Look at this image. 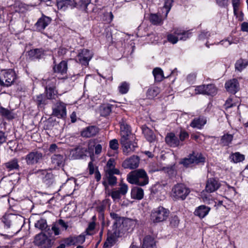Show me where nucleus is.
I'll list each match as a JSON object with an SVG mask.
<instances>
[{
    "mask_svg": "<svg viewBox=\"0 0 248 248\" xmlns=\"http://www.w3.org/2000/svg\"><path fill=\"white\" fill-rule=\"evenodd\" d=\"M220 186V184L215 178H210L206 182L205 190L208 193H212L217 190Z\"/></svg>",
    "mask_w": 248,
    "mask_h": 248,
    "instance_id": "15",
    "label": "nucleus"
},
{
    "mask_svg": "<svg viewBox=\"0 0 248 248\" xmlns=\"http://www.w3.org/2000/svg\"><path fill=\"white\" fill-rule=\"evenodd\" d=\"M135 137L133 136L132 138L131 137L127 138L121 139L120 143L123 148L124 154L128 155L133 152L138 148V144L135 141Z\"/></svg>",
    "mask_w": 248,
    "mask_h": 248,
    "instance_id": "5",
    "label": "nucleus"
},
{
    "mask_svg": "<svg viewBox=\"0 0 248 248\" xmlns=\"http://www.w3.org/2000/svg\"><path fill=\"white\" fill-rule=\"evenodd\" d=\"M196 93L205 94V85H202L197 86L195 89Z\"/></svg>",
    "mask_w": 248,
    "mask_h": 248,
    "instance_id": "57",
    "label": "nucleus"
},
{
    "mask_svg": "<svg viewBox=\"0 0 248 248\" xmlns=\"http://www.w3.org/2000/svg\"><path fill=\"white\" fill-rule=\"evenodd\" d=\"M53 114L58 118H64L66 115V104L61 101H58L53 108Z\"/></svg>",
    "mask_w": 248,
    "mask_h": 248,
    "instance_id": "11",
    "label": "nucleus"
},
{
    "mask_svg": "<svg viewBox=\"0 0 248 248\" xmlns=\"http://www.w3.org/2000/svg\"><path fill=\"white\" fill-rule=\"evenodd\" d=\"M120 170L118 169H114L113 170H106L105 177L104 179L105 180L103 182V185L106 187L108 185L110 186H114L117 184V179L115 174H119Z\"/></svg>",
    "mask_w": 248,
    "mask_h": 248,
    "instance_id": "9",
    "label": "nucleus"
},
{
    "mask_svg": "<svg viewBox=\"0 0 248 248\" xmlns=\"http://www.w3.org/2000/svg\"><path fill=\"white\" fill-rule=\"evenodd\" d=\"M75 152L76 154V158H81L84 156L86 155V154L87 152V150L85 148L78 147L76 148Z\"/></svg>",
    "mask_w": 248,
    "mask_h": 248,
    "instance_id": "43",
    "label": "nucleus"
},
{
    "mask_svg": "<svg viewBox=\"0 0 248 248\" xmlns=\"http://www.w3.org/2000/svg\"><path fill=\"white\" fill-rule=\"evenodd\" d=\"M56 79L55 78L45 80V89H55ZM45 84V83H44Z\"/></svg>",
    "mask_w": 248,
    "mask_h": 248,
    "instance_id": "46",
    "label": "nucleus"
},
{
    "mask_svg": "<svg viewBox=\"0 0 248 248\" xmlns=\"http://www.w3.org/2000/svg\"><path fill=\"white\" fill-rule=\"evenodd\" d=\"M248 65V62L246 60L240 59L237 60L235 64V69L239 72H241Z\"/></svg>",
    "mask_w": 248,
    "mask_h": 248,
    "instance_id": "38",
    "label": "nucleus"
},
{
    "mask_svg": "<svg viewBox=\"0 0 248 248\" xmlns=\"http://www.w3.org/2000/svg\"><path fill=\"white\" fill-rule=\"evenodd\" d=\"M67 68V62L65 61H62L59 64H55L53 66L54 71L62 75L66 73Z\"/></svg>",
    "mask_w": 248,
    "mask_h": 248,
    "instance_id": "24",
    "label": "nucleus"
},
{
    "mask_svg": "<svg viewBox=\"0 0 248 248\" xmlns=\"http://www.w3.org/2000/svg\"><path fill=\"white\" fill-rule=\"evenodd\" d=\"M127 181L140 186H144L149 183V178L146 172L143 169H138L131 171L127 175Z\"/></svg>",
    "mask_w": 248,
    "mask_h": 248,
    "instance_id": "2",
    "label": "nucleus"
},
{
    "mask_svg": "<svg viewBox=\"0 0 248 248\" xmlns=\"http://www.w3.org/2000/svg\"><path fill=\"white\" fill-rule=\"evenodd\" d=\"M233 136L228 133L224 134L221 138L220 144L223 146H229L233 140Z\"/></svg>",
    "mask_w": 248,
    "mask_h": 248,
    "instance_id": "33",
    "label": "nucleus"
},
{
    "mask_svg": "<svg viewBox=\"0 0 248 248\" xmlns=\"http://www.w3.org/2000/svg\"><path fill=\"white\" fill-rule=\"evenodd\" d=\"M98 132V129L94 126H89L81 132L83 137L89 138L95 136Z\"/></svg>",
    "mask_w": 248,
    "mask_h": 248,
    "instance_id": "27",
    "label": "nucleus"
},
{
    "mask_svg": "<svg viewBox=\"0 0 248 248\" xmlns=\"http://www.w3.org/2000/svg\"><path fill=\"white\" fill-rule=\"evenodd\" d=\"M206 118L203 116H200L194 119L191 122L190 125L193 128L201 129L206 124Z\"/></svg>",
    "mask_w": 248,
    "mask_h": 248,
    "instance_id": "19",
    "label": "nucleus"
},
{
    "mask_svg": "<svg viewBox=\"0 0 248 248\" xmlns=\"http://www.w3.org/2000/svg\"><path fill=\"white\" fill-rule=\"evenodd\" d=\"M46 241V236L42 233L36 235L34 238V243L37 246L43 245Z\"/></svg>",
    "mask_w": 248,
    "mask_h": 248,
    "instance_id": "41",
    "label": "nucleus"
},
{
    "mask_svg": "<svg viewBox=\"0 0 248 248\" xmlns=\"http://www.w3.org/2000/svg\"><path fill=\"white\" fill-rule=\"evenodd\" d=\"M230 157L234 163L241 162L245 159V156L243 155L240 154L239 152L233 154L231 155Z\"/></svg>",
    "mask_w": 248,
    "mask_h": 248,
    "instance_id": "44",
    "label": "nucleus"
},
{
    "mask_svg": "<svg viewBox=\"0 0 248 248\" xmlns=\"http://www.w3.org/2000/svg\"><path fill=\"white\" fill-rule=\"evenodd\" d=\"M160 89L156 86L151 87L148 89L146 95L149 99H152L156 97L160 93Z\"/></svg>",
    "mask_w": 248,
    "mask_h": 248,
    "instance_id": "36",
    "label": "nucleus"
},
{
    "mask_svg": "<svg viewBox=\"0 0 248 248\" xmlns=\"http://www.w3.org/2000/svg\"><path fill=\"white\" fill-rule=\"evenodd\" d=\"M34 101L38 107H42L47 104L48 99L46 95L40 94L36 96L34 98Z\"/></svg>",
    "mask_w": 248,
    "mask_h": 248,
    "instance_id": "32",
    "label": "nucleus"
},
{
    "mask_svg": "<svg viewBox=\"0 0 248 248\" xmlns=\"http://www.w3.org/2000/svg\"><path fill=\"white\" fill-rule=\"evenodd\" d=\"M129 89V84L126 82H122L119 86V92L122 94L127 93Z\"/></svg>",
    "mask_w": 248,
    "mask_h": 248,
    "instance_id": "48",
    "label": "nucleus"
},
{
    "mask_svg": "<svg viewBox=\"0 0 248 248\" xmlns=\"http://www.w3.org/2000/svg\"><path fill=\"white\" fill-rule=\"evenodd\" d=\"M217 5L221 7H225L228 4V0H216Z\"/></svg>",
    "mask_w": 248,
    "mask_h": 248,
    "instance_id": "63",
    "label": "nucleus"
},
{
    "mask_svg": "<svg viewBox=\"0 0 248 248\" xmlns=\"http://www.w3.org/2000/svg\"><path fill=\"white\" fill-rule=\"evenodd\" d=\"M205 161V157L200 153L193 152L189 154L187 157L183 158L181 161V164L187 168L192 164H199L204 163Z\"/></svg>",
    "mask_w": 248,
    "mask_h": 248,
    "instance_id": "4",
    "label": "nucleus"
},
{
    "mask_svg": "<svg viewBox=\"0 0 248 248\" xmlns=\"http://www.w3.org/2000/svg\"><path fill=\"white\" fill-rule=\"evenodd\" d=\"M236 104L233 102L232 99L231 97L228 98L225 104V106L226 108H228L232 107L234 106H235Z\"/></svg>",
    "mask_w": 248,
    "mask_h": 248,
    "instance_id": "58",
    "label": "nucleus"
},
{
    "mask_svg": "<svg viewBox=\"0 0 248 248\" xmlns=\"http://www.w3.org/2000/svg\"><path fill=\"white\" fill-rule=\"evenodd\" d=\"M169 214L170 211L168 209L162 206H159L152 211L151 218L155 223L161 222L166 220Z\"/></svg>",
    "mask_w": 248,
    "mask_h": 248,
    "instance_id": "6",
    "label": "nucleus"
},
{
    "mask_svg": "<svg viewBox=\"0 0 248 248\" xmlns=\"http://www.w3.org/2000/svg\"><path fill=\"white\" fill-rule=\"evenodd\" d=\"M143 190L139 187H133L131 191V196L132 199L140 200L143 198Z\"/></svg>",
    "mask_w": 248,
    "mask_h": 248,
    "instance_id": "25",
    "label": "nucleus"
},
{
    "mask_svg": "<svg viewBox=\"0 0 248 248\" xmlns=\"http://www.w3.org/2000/svg\"><path fill=\"white\" fill-rule=\"evenodd\" d=\"M141 129L142 133L147 140L150 142H153L155 141L156 136L152 129L145 125L142 126Z\"/></svg>",
    "mask_w": 248,
    "mask_h": 248,
    "instance_id": "18",
    "label": "nucleus"
},
{
    "mask_svg": "<svg viewBox=\"0 0 248 248\" xmlns=\"http://www.w3.org/2000/svg\"><path fill=\"white\" fill-rule=\"evenodd\" d=\"M44 155L41 151L34 150L28 153L25 156V160L27 164L33 165L39 163L43 160Z\"/></svg>",
    "mask_w": 248,
    "mask_h": 248,
    "instance_id": "8",
    "label": "nucleus"
},
{
    "mask_svg": "<svg viewBox=\"0 0 248 248\" xmlns=\"http://www.w3.org/2000/svg\"><path fill=\"white\" fill-rule=\"evenodd\" d=\"M75 2L74 0H57V5L59 9L64 10L68 6L71 8L75 6Z\"/></svg>",
    "mask_w": 248,
    "mask_h": 248,
    "instance_id": "26",
    "label": "nucleus"
},
{
    "mask_svg": "<svg viewBox=\"0 0 248 248\" xmlns=\"http://www.w3.org/2000/svg\"><path fill=\"white\" fill-rule=\"evenodd\" d=\"M202 200L203 201V202L207 204H211L212 203H215V206H221L223 204V202L222 201H219L218 202V203H217H217L216 202H215V201L212 200H210L209 198H208L206 196H204V197H202Z\"/></svg>",
    "mask_w": 248,
    "mask_h": 248,
    "instance_id": "55",
    "label": "nucleus"
},
{
    "mask_svg": "<svg viewBox=\"0 0 248 248\" xmlns=\"http://www.w3.org/2000/svg\"><path fill=\"white\" fill-rule=\"evenodd\" d=\"M210 209V207L205 205H200L196 209L194 214L200 218H202L207 215Z\"/></svg>",
    "mask_w": 248,
    "mask_h": 248,
    "instance_id": "23",
    "label": "nucleus"
},
{
    "mask_svg": "<svg viewBox=\"0 0 248 248\" xmlns=\"http://www.w3.org/2000/svg\"><path fill=\"white\" fill-rule=\"evenodd\" d=\"M121 195L118 190L112 191L111 193V196L114 200L120 199Z\"/></svg>",
    "mask_w": 248,
    "mask_h": 248,
    "instance_id": "59",
    "label": "nucleus"
},
{
    "mask_svg": "<svg viewBox=\"0 0 248 248\" xmlns=\"http://www.w3.org/2000/svg\"><path fill=\"white\" fill-rule=\"evenodd\" d=\"M65 245L67 246L75 245L73 237H70L65 240Z\"/></svg>",
    "mask_w": 248,
    "mask_h": 248,
    "instance_id": "62",
    "label": "nucleus"
},
{
    "mask_svg": "<svg viewBox=\"0 0 248 248\" xmlns=\"http://www.w3.org/2000/svg\"><path fill=\"white\" fill-rule=\"evenodd\" d=\"M119 186L120 187L118 189L119 192L122 195H125L127 193L128 189L127 185L123 182H121L119 184Z\"/></svg>",
    "mask_w": 248,
    "mask_h": 248,
    "instance_id": "50",
    "label": "nucleus"
},
{
    "mask_svg": "<svg viewBox=\"0 0 248 248\" xmlns=\"http://www.w3.org/2000/svg\"><path fill=\"white\" fill-rule=\"evenodd\" d=\"M113 106L110 104L102 105L100 108V115L104 117L108 116L112 110Z\"/></svg>",
    "mask_w": 248,
    "mask_h": 248,
    "instance_id": "34",
    "label": "nucleus"
},
{
    "mask_svg": "<svg viewBox=\"0 0 248 248\" xmlns=\"http://www.w3.org/2000/svg\"><path fill=\"white\" fill-rule=\"evenodd\" d=\"M6 167L8 169L9 171L18 169L19 165L17 160H12L5 164Z\"/></svg>",
    "mask_w": 248,
    "mask_h": 248,
    "instance_id": "47",
    "label": "nucleus"
},
{
    "mask_svg": "<svg viewBox=\"0 0 248 248\" xmlns=\"http://www.w3.org/2000/svg\"><path fill=\"white\" fill-rule=\"evenodd\" d=\"M110 148L115 151L118 150L119 148L118 141L116 139H113L109 141Z\"/></svg>",
    "mask_w": 248,
    "mask_h": 248,
    "instance_id": "56",
    "label": "nucleus"
},
{
    "mask_svg": "<svg viewBox=\"0 0 248 248\" xmlns=\"http://www.w3.org/2000/svg\"><path fill=\"white\" fill-rule=\"evenodd\" d=\"M190 192V189L183 184H177L172 188L170 196L173 201H184Z\"/></svg>",
    "mask_w": 248,
    "mask_h": 248,
    "instance_id": "3",
    "label": "nucleus"
},
{
    "mask_svg": "<svg viewBox=\"0 0 248 248\" xmlns=\"http://www.w3.org/2000/svg\"><path fill=\"white\" fill-rule=\"evenodd\" d=\"M150 21L154 25L159 26L163 23L161 16L155 14H151L149 17Z\"/></svg>",
    "mask_w": 248,
    "mask_h": 248,
    "instance_id": "35",
    "label": "nucleus"
},
{
    "mask_svg": "<svg viewBox=\"0 0 248 248\" xmlns=\"http://www.w3.org/2000/svg\"><path fill=\"white\" fill-rule=\"evenodd\" d=\"M75 245L81 244L83 243L85 240V237L84 235H79L77 236H73Z\"/></svg>",
    "mask_w": 248,
    "mask_h": 248,
    "instance_id": "53",
    "label": "nucleus"
},
{
    "mask_svg": "<svg viewBox=\"0 0 248 248\" xmlns=\"http://www.w3.org/2000/svg\"><path fill=\"white\" fill-rule=\"evenodd\" d=\"M38 173L42 175L43 181L46 185H50L53 182V175L50 172H48L46 170H39Z\"/></svg>",
    "mask_w": 248,
    "mask_h": 248,
    "instance_id": "22",
    "label": "nucleus"
},
{
    "mask_svg": "<svg viewBox=\"0 0 248 248\" xmlns=\"http://www.w3.org/2000/svg\"><path fill=\"white\" fill-rule=\"evenodd\" d=\"M217 93V89L213 84L205 85V94L214 95Z\"/></svg>",
    "mask_w": 248,
    "mask_h": 248,
    "instance_id": "45",
    "label": "nucleus"
},
{
    "mask_svg": "<svg viewBox=\"0 0 248 248\" xmlns=\"http://www.w3.org/2000/svg\"><path fill=\"white\" fill-rule=\"evenodd\" d=\"M0 114L8 120H12L15 117L14 113L11 110L1 106H0Z\"/></svg>",
    "mask_w": 248,
    "mask_h": 248,
    "instance_id": "37",
    "label": "nucleus"
},
{
    "mask_svg": "<svg viewBox=\"0 0 248 248\" xmlns=\"http://www.w3.org/2000/svg\"><path fill=\"white\" fill-rule=\"evenodd\" d=\"M115 165L114 159L113 158H110L107 162L105 171L109 170H113L114 169H117L115 168Z\"/></svg>",
    "mask_w": 248,
    "mask_h": 248,
    "instance_id": "51",
    "label": "nucleus"
},
{
    "mask_svg": "<svg viewBox=\"0 0 248 248\" xmlns=\"http://www.w3.org/2000/svg\"><path fill=\"white\" fill-rule=\"evenodd\" d=\"M210 36V33L208 31H203L199 35L200 40H203L207 38Z\"/></svg>",
    "mask_w": 248,
    "mask_h": 248,
    "instance_id": "61",
    "label": "nucleus"
},
{
    "mask_svg": "<svg viewBox=\"0 0 248 248\" xmlns=\"http://www.w3.org/2000/svg\"><path fill=\"white\" fill-rule=\"evenodd\" d=\"M140 158L137 155H132L125 159L122 163L124 169H135L139 167Z\"/></svg>",
    "mask_w": 248,
    "mask_h": 248,
    "instance_id": "13",
    "label": "nucleus"
},
{
    "mask_svg": "<svg viewBox=\"0 0 248 248\" xmlns=\"http://www.w3.org/2000/svg\"><path fill=\"white\" fill-rule=\"evenodd\" d=\"M156 242L154 237L146 235L143 240L141 248H156Z\"/></svg>",
    "mask_w": 248,
    "mask_h": 248,
    "instance_id": "21",
    "label": "nucleus"
},
{
    "mask_svg": "<svg viewBox=\"0 0 248 248\" xmlns=\"http://www.w3.org/2000/svg\"><path fill=\"white\" fill-rule=\"evenodd\" d=\"M2 77L0 78V85L6 87L10 86L16 79V75L14 71L9 69L2 73Z\"/></svg>",
    "mask_w": 248,
    "mask_h": 248,
    "instance_id": "7",
    "label": "nucleus"
},
{
    "mask_svg": "<svg viewBox=\"0 0 248 248\" xmlns=\"http://www.w3.org/2000/svg\"><path fill=\"white\" fill-rule=\"evenodd\" d=\"M155 80L156 82L161 81L164 78L163 72L161 69L159 68H155L153 71Z\"/></svg>",
    "mask_w": 248,
    "mask_h": 248,
    "instance_id": "39",
    "label": "nucleus"
},
{
    "mask_svg": "<svg viewBox=\"0 0 248 248\" xmlns=\"http://www.w3.org/2000/svg\"><path fill=\"white\" fill-rule=\"evenodd\" d=\"M35 227L42 231L46 232L49 230L48 228V225L46 223V221L44 219H41L38 220L35 224Z\"/></svg>",
    "mask_w": 248,
    "mask_h": 248,
    "instance_id": "40",
    "label": "nucleus"
},
{
    "mask_svg": "<svg viewBox=\"0 0 248 248\" xmlns=\"http://www.w3.org/2000/svg\"><path fill=\"white\" fill-rule=\"evenodd\" d=\"M28 54L32 60L40 59L44 55L43 50L39 48L31 49L28 52Z\"/></svg>",
    "mask_w": 248,
    "mask_h": 248,
    "instance_id": "29",
    "label": "nucleus"
},
{
    "mask_svg": "<svg viewBox=\"0 0 248 248\" xmlns=\"http://www.w3.org/2000/svg\"><path fill=\"white\" fill-rule=\"evenodd\" d=\"M51 19L45 16H42L35 23L36 29L39 31L44 30L50 23Z\"/></svg>",
    "mask_w": 248,
    "mask_h": 248,
    "instance_id": "17",
    "label": "nucleus"
},
{
    "mask_svg": "<svg viewBox=\"0 0 248 248\" xmlns=\"http://www.w3.org/2000/svg\"><path fill=\"white\" fill-rule=\"evenodd\" d=\"M227 91L233 94H235L239 90V83L236 78H233L227 81L225 83Z\"/></svg>",
    "mask_w": 248,
    "mask_h": 248,
    "instance_id": "16",
    "label": "nucleus"
},
{
    "mask_svg": "<svg viewBox=\"0 0 248 248\" xmlns=\"http://www.w3.org/2000/svg\"><path fill=\"white\" fill-rule=\"evenodd\" d=\"M65 158L61 154H54L51 157V165L54 169H57L64 166Z\"/></svg>",
    "mask_w": 248,
    "mask_h": 248,
    "instance_id": "14",
    "label": "nucleus"
},
{
    "mask_svg": "<svg viewBox=\"0 0 248 248\" xmlns=\"http://www.w3.org/2000/svg\"><path fill=\"white\" fill-rule=\"evenodd\" d=\"M189 135L187 132L185 131H181L179 134V138L181 141H184L185 139L188 138Z\"/></svg>",
    "mask_w": 248,
    "mask_h": 248,
    "instance_id": "60",
    "label": "nucleus"
},
{
    "mask_svg": "<svg viewBox=\"0 0 248 248\" xmlns=\"http://www.w3.org/2000/svg\"><path fill=\"white\" fill-rule=\"evenodd\" d=\"M93 56L92 51L88 49H83L80 50L77 56L76 60L80 64L83 65H87L89 61L91 60Z\"/></svg>",
    "mask_w": 248,
    "mask_h": 248,
    "instance_id": "10",
    "label": "nucleus"
},
{
    "mask_svg": "<svg viewBox=\"0 0 248 248\" xmlns=\"http://www.w3.org/2000/svg\"><path fill=\"white\" fill-rule=\"evenodd\" d=\"M174 33L179 36V40L185 41L189 38L191 36V33L189 31H185L179 29H174Z\"/></svg>",
    "mask_w": 248,
    "mask_h": 248,
    "instance_id": "30",
    "label": "nucleus"
},
{
    "mask_svg": "<svg viewBox=\"0 0 248 248\" xmlns=\"http://www.w3.org/2000/svg\"><path fill=\"white\" fill-rule=\"evenodd\" d=\"M46 96L48 99H55L58 97V93L55 89H45Z\"/></svg>",
    "mask_w": 248,
    "mask_h": 248,
    "instance_id": "42",
    "label": "nucleus"
},
{
    "mask_svg": "<svg viewBox=\"0 0 248 248\" xmlns=\"http://www.w3.org/2000/svg\"><path fill=\"white\" fill-rule=\"evenodd\" d=\"M75 2L74 7H77L86 12H88V6L90 4L91 0H74Z\"/></svg>",
    "mask_w": 248,
    "mask_h": 248,
    "instance_id": "31",
    "label": "nucleus"
},
{
    "mask_svg": "<svg viewBox=\"0 0 248 248\" xmlns=\"http://www.w3.org/2000/svg\"><path fill=\"white\" fill-rule=\"evenodd\" d=\"M173 2V0H167L164 4V7L167 9V12H168L171 7V4Z\"/></svg>",
    "mask_w": 248,
    "mask_h": 248,
    "instance_id": "64",
    "label": "nucleus"
},
{
    "mask_svg": "<svg viewBox=\"0 0 248 248\" xmlns=\"http://www.w3.org/2000/svg\"><path fill=\"white\" fill-rule=\"evenodd\" d=\"M167 39L169 42L173 44H175L177 43L179 40V36L175 35L174 31L173 33H170L168 34Z\"/></svg>",
    "mask_w": 248,
    "mask_h": 248,
    "instance_id": "49",
    "label": "nucleus"
},
{
    "mask_svg": "<svg viewBox=\"0 0 248 248\" xmlns=\"http://www.w3.org/2000/svg\"><path fill=\"white\" fill-rule=\"evenodd\" d=\"M233 6V13L235 16H237V12H239V7L240 5V0H232Z\"/></svg>",
    "mask_w": 248,
    "mask_h": 248,
    "instance_id": "54",
    "label": "nucleus"
},
{
    "mask_svg": "<svg viewBox=\"0 0 248 248\" xmlns=\"http://www.w3.org/2000/svg\"><path fill=\"white\" fill-rule=\"evenodd\" d=\"M119 124H120L121 139H125L129 137L132 138L134 136L132 134L131 127L125 119H122Z\"/></svg>",
    "mask_w": 248,
    "mask_h": 248,
    "instance_id": "12",
    "label": "nucleus"
},
{
    "mask_svg": "<svg viewBox=\"0 0 248 248\" xmlns=\"http://www.w3.org/2000/svg\"><path fill=\"white\" fill-rule=\"evenodd\" d=\"M165 141L171 147H175L180 145V140L173 133L168 134L165 138Z\"/></svg>",
    "mask_w": 248,
    "mask_h": 248,
    "instance_id": "20",
    "label": "nucleus"
},
{
    "mask_svg": "<svg viewBox=\"0 0 248 248\" xmlns=\"http://www.w3.org/2000/svg\"><path fill=\"white\" fill-rule=\"evenodd\" d=\"M179 219L176 216L172 217L170 220V226L172 228H176L179 224Z\"/></svg>",
    "mask_w": 248,
    "mask_h": 248,
    "instance_id": "52",
    "label": "nucleus"
},
{
    "mask_svg": "<svg viewBox=\"0 0 248 248\" xmlns=\"http://www.w3.org/2000/svg\"><path fill=\"white\" fill-rule=\"evenodd\" d=\"M15 216L13 215L8 214L5 215L1 218V222L4 226V228L8 229L10 228L12 222L16 218Z\"/></svg>",
    "mask_w": 248,
    "mask_h": 248,
    "instance_id": "28",
    "label": "nucleus"
},
{
    "mask_svg": "<svg viewBox=\"0 0 248 248\" xmlns=\"http://www.w3.org/2000/svg\"><path fill=\"white\" fill-rule=\"evenodd\" d=\"M110 216L114 220L113 227L116 229L114 233L118 237L122 236L129 229L135 227L137 224L136 220L121 217L114 212H111Z\"/></svg>",
    "mask_w": 248,
    "mask_h": 248,
    "instance_id": "1",
    "label": "nucleus"
}]
</instances>
